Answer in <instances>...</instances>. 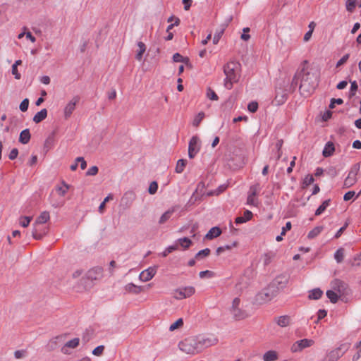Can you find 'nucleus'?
Segmentation results:
<instances>
[{"label": "nucleus", "instance_id": "nucleus-54", "mask_svg": "<svg viewBox=\"0 0 361 361\" xmlns=\"http://www.w3.org/2000/svg\"><path fill=\"white\" fill-rule=\"evenodd\" d=\"M355 195V192L354 191H348V192H346L344 195L343 200L345 201L350 200L351 199H353Z\"/></svg>", "mask_w": 361, "mask_h": 361}, {"label": "nucleus", "instance_id": "nucleus-51", "mask_svg": "<svg viewBox=\"0 0 361 361\" xmlns=\"http://www.w3.org/2000/svg\"><path fill=\"white\" fill-rule=\"evenodd\" d=\"M97 173H98V168H97V166H94L90 167L87 170L86 174H87V176H94Z\"/></svg>", "mask_w": 361, "mask_h": 361}, {"label": "nucleus", "instance_id": "nucleus-61", "mask_svg": "<svg viewBox=\"0 0 361 361\" xmlns=\"http://www.w3.org/2000/svg\"><path fill=\"white\" fill-rule=\"evenodd\" d=\"M116 262L114 260L111 261L109 263V268L110 275L114 274V269L116 268Z\"/></svg>", "mask_w": 361, "mask_h": 361}, {"label": "nucleus", "instance_id": "nucleus-7", "mask_svg": "<svg viewBox=\"0 0 361 361\" xmlns=\"http://www.w3.org/2000/svg\"><path fill=\"white\" fill-rule=\"evenodd\" d=\"M360 171V164H354L343 182V188H348L355 185L357 180V174Z\"/></svg>", "mask_w": 361, "mask_h": 361}, {"label": "nucleus", "instance_id": "nucleus-29", "mask_svg": "<svg viewBox=\"0 0 361 361\" xmlns=\"http://www.w3.org/2000/svg\"><path fill=\"white\" fill-rule=\"evenodd\" d=\"M30 140V133L28 129L23 130L19 136V142L22 144H27Z\"/></svg>", "mask_w": 361, "mask_h": 361}, {"label": "nucleus", "instance_id": "nucleus-49", "mask_svg": "<svg viewBox=\"0 0 361 361\" xmlns=\"http://www.w3.org/2000/svg\"><path fill=\"white\" fill-rule=\"evenodd\" d=\"M349 54H345L336 63V67L338 68L343 65L349 59Z\"/></svg>", "mask_w": 361, "mask_h": 361}, {"label": "nucleus", "instance_id": "nucleus-18", "mask_svg": "<svg viewBox=\"0 0 361 361\" xmlns=\"http://www.w3.org/2000/svg\"><path fill=\"white\" fill-rule=\"evenodd\" d=\"M275 321L281 327H286L291 324V318L288 315L280 316L276 318Z\"/></svg>", "mask_w": 361, "mask_h": 361}, {"label": "nucleus", "instance_id": "nucleus-62", "mask_svg": "<svg viewBox=\"0 0 361 361\" xmlns=\"http://www.w3.org/2000/svg\"><path fill=\"white\" fill-rule=\"evenodd\" d=\"M212 271H209V270H206V271H202L199 273V276L200 278H204L205 276H212Z\"/></svg>", "mask_w": 361, "mask_h": 361}, {"label": "nucleus", "instance_id": "nucleus-1", "mask_svg": "<svg viewBox=\"0 0 361 361\" xmlns=\"http://www.w3.org/2000/svg\"><path fill=\"white\" fill-rule=\"evenodd\" d=\"M216 343L215 338L202 336L189 337L178 343L179 349L190 355L201 353L204 348L210 347Z\"/></svg>", "mask_w": 361, "mask_h": 361}, {"label": "nucleus", "instance_id": "nucleus-32", "mask_svg": "<svg viewBox=\"0 0 361 361\" xmlns=\"http://www.w3.org/2000/svg\"><path fill=\"white\" fill-rule=\"evenodd\" d=\"M178 243L184 250H186L190 247V246L192 245V241L186 237L179 238L178 240Z\"/></svg>", "mask_w": 361, "mask_h": 361}, {"label": "nucleus", "instance_id": "nucleus-14", "mask_svg": "<svg viewBox=\"0 0 361 361\" xmlns=\"http://www.w3.org/2000/svg\"><path fill=\"white\" fill-rule=\"evenodd\" d=\"M157 273V268L154 267H149L142 271L139 276L140 279L143 282H147L151 280Z\"/></svg>", "mask_w": 361, "mask_h": 361}, {"label": "nucleus", "instance_id": "nucleus-5", "mask_svg": "<svg viewBox=\"0 0 361 361\" xmlns=\"http://www.w3.org/2000/svg\"><path fill=\"white\" fill-rule=\"evenodd\" d=\"M261 190V186L259 183H256L251 185L249 188L247 197V204L257 207L259 202L257 197L258 194Z\"/></svg>", "mask_w": 361, "mask_h": 361}, {"label": "nucleus", "instance_id": "nucleus-55", "mask_svg": "<svg viewBox=\"0 0 361 361\" xmlns=\"http://www.w3.org/2000/svg\"><path fill=\"white\" fill-rule=\"evenodd\" d=\"M327 314V312L326 310H319L317 312V315H318V317H317V320L315 322L316 323H318L319 321L323 318H324Z\"/></svg>", "mask_w": 361, "mask_h": 361}, {"label": "nucleus", "instance_id": "nucleus-31", "mask_svg": "<svg viewBox=\"0 0 361 361\" xmlns=\"http://www.w3.org/2000/svg\"><path fill=\"white\" fill-rule=\"evenodd\" d=\"M225 30V25H221L219 29L216 30L214 36L213 37V43L217 44L223 35Z\"/></svg>", "mask_w": 361, "mask_h": 361}, {"label": "nucleus", "instance_id": "nucleus-35", "mask_svg": "<svg viewBox=\"0 0 361 361\" xmlns=\"http://www.w3.org/2000/svg\"><path fill=\"white\" fill-rule=\"evenodd\" d=\"M323 230L322 226H317L311 230L307 235L308 238L312 239L317 237Z\"/></svg>", "mask_w": 361, "mask_h": 361}, {"label": "nucleus", "instance_id": "nucleus-40", "mask_svg": "<svg viewBox=\"0 0 361 361\" xmlns=\"http://www.w3.org/2000/svg\"><path fill=\"white\" fill-rule=\"evenodd\" d=\"M343 257H344V249L339 248L336 252V253L334 255V258L338 263H341L343 260Z\"/></svg>", "mask_w": 361, "mask_h": 361}, {"label": "nucleus", "instance_id": "nucleus-46", "mask_svg": "<svg viewBox=\"0 0 361 361\" xmlns=\"http://www.w3.org/2000/svg\"><path fill=\"white\" fill-rule=\"evenodd\" d=\"M104 350V345H99L92 350V354L95 356H101Z\"/></svg>", "mask_w": 361, "mask_h": 361}, {"label": "nucleus", "instance_id": "nucleus-41", "mask_svg": "<svg viewBox=\"0 0 361 361\" xmlns=\"http://www.w3.org/2000/svg\"><path fill=\"white\" fill-rule=\"evenodd\" d=\"M204 118V114L203 112H200L194 118L192 121V125L195 127H198L201 121Z\"/></svg>", "mask_w": 361, "mask_h": 361}, {"label": "nucleus", "instance_id": "nucleus-21", "mask_svg": "<svg viewBox=\"0 0 361 361\" xmlns=\"http://www.w3.org/2000/svg\"><path fill=\"white\" fill-rule=\"evenodd\" d=\"M264 361H276L279 359V353L276 350H268L263 355Z\"/></svg>", "mask_w": 361, "mask_h": 361}, {"label": "nucleus", "instance_id": "nucleus-47", "mask_svg": "<svg viewBox=\"0 0 361 361\" xmlns=\"http://www.w3.org/2000/svg\"><path fill=\"white\" fill-rule=\"evenodd\" d=\"M28 106H29V99H25L21 102L19 107H20V111H22L23 112H25L27 110Z\"/></svg>", "mask_w": 361, "mask_h": 361}, {"label": "nucleus", "instance_id": "nucleus-6", "mask_svg": "<svg viewBox=\"0 0 361 361\" xmlns=\"http://www.w3.org/2000/svg\"><path fill=\"white\" fill-rule=\"evenodd\" d=\"M240 300L238 298L233 299L232 305L231 307V312L233 317L236 320L245 319L248 317L247 314L245 310H243L240 307Z\"/></svg>", "mask_w": 361, "mask_h": 361}, {"label": "nucleus", "instance_id": "nucleus-58", "mask_svg": "<svg viewBox=\"0 0 361 361\" xmlns=\"http://www.w3.org/2000/svg\"><path fill=\"white\" fill-rule=\"evenodd\" d=\"M290 229H291V223L290 221H288L286 224V226L282 228L281 235H285L286 232L288 231H290Z\"/></svg>", "mask_w": 361, "mask_h": 361}, {"label": "nucleus", "instance_id": "nucleus-13", "mask_svg": "<svg viewBox=\"0 0 361 361\" xmlns=\"http://www.w3.org/2000/svg\"><path fill=\"white\" fill-rule=\"evenodd\" d=\"M80 98L78 96L73 97L65 106L63 109V116L66 119H68L73 112L75 111L76 105L78 104Z\"/></svg>", "mask_w": 361, "mask_h": 361}, {"label": "nucleus", "instance_id": "nucleus-48", "mask_svg": "<svg viewBox=\"0 0 361 361\" xmlns=\"http://www.w3.org/2000/svg\"><path fill=\"white\" fill-rule=\"evenodd\" d=\"M247 109L252 113L256 112L257 111V109H258V104H257V102H252L249 103V104L247 106Z\"/></svg>", "mask_w": 361, "mask_h": 361}, {"label": "nucleus", "instance_id": "nucleus-23", "mask_svg": "<svg viewBox=\"0 0 361 361\" xmlns=\"http://www.w3.org/2000/svg\"><path fill=\"white\" fill-rule=\"evenodd\" d=\"M286 99L287 94L282 91L281 92L276 93L275 98L274 99V102L275 103L276 105L279 106L284 104Z\"/></svg>", "mask_w": 361, "mask_h": 361}, {"label": "nucleus", "instance_id": "nucleus-19", "mask_svg": "<svg viewBox=\"0 0 361 361\" xmlns=\"http://www.w3.org/2000/svg\"><path fill=\"white\" fill-rule=\"evenodd\" d=\"M332 288L338 292L339 293H344L345 289V284L344 282L339 279H335L331 282Z\"/></svg>", "mask_w": 361, "mask_h": 361}, {"label": "nucleus", "instance_id": "nucleus-15", "mask_svg": "<svg viewBox=\"0 0 361 361\" xmlns=\"http://www.w3.org/2000/svg\"><path fill=\"white\" fill-rule=\"evenodd\" d=\"M80 339L78 338H75L72 340L68 341L66 343V344L61 348V352L63 354H69L68 348L74 349L79 345Z\"/></svg>", "mask_w": 361, "mask_h": 361}, {"label": "nucleus", "instance_id": "nucleus-30", "mask_svg": "<svg viewBox=\"0 0 361 361\" xmlns=\"http://www.w3.org/2000/svg\"><path fill=\"white\" fill-rule=\"evenodd\" d=\"M174 212H175V209L171 208V209H169L168 211H166V212H164L160 217L159 223L160 224H164L166 221H167L171 218V215L173 214V213Z\"/></svg>", "mask_w": 361, "mask_h": 361}, {"label": "nucleus", "instance_id": "nucleus-3", "mask_svg": "<svg viewBox=\"0 0 361 361\" xmlns=\"http://www.w3.org/2000/svg\"><path fill=\"white\" fill-rule=\"evenodd\" d=\"M319 78V73L317 71H307L303 74L300 90L303 94H310L316 88Z\"/></svg>", "mask_w": 361, "mask_h": 361}, {"label": "nucleus", "instance_id": "nucleus-36", "mask_svg": "<svg viewBox=\"0 0 361 361\" xmlns=\"http://www.w3.org/2000/svg\"><path fill=\"white\" fill-rule=\"evenodd\" d=\"M186 160L185 159H179L177 161L176 166V172L178 173H180L184 171V169L186 165Z\"/></svg>", "mask_w": 361, "mask_h": 361}, {"label": "nucleus", "instance_id": "nucleus-34", "mask_svg": "<svg viewBox=\"0 0 361 361\" xmlns=\"http://www.w3.org/2000/svg\"><path fill=\"white\" fill-rule=\"evenodd\" d=\"M330 204V200H326L322 202V204L317 208V209L315 212V215L319 216L322 214L326 209L329 206Z\"/></svg>", "mask_w": 361, "mask_h": 361}, {"label": "nucleus", "instance_id": "nucleus-12", "mask_svg": "<svg viewBox=\"0 0 361 361\" xmlns=\"http://www.w3.org/2000/svg\"><path fill=\"white\" fill-rule=\"evenodd\" d=\"M314 341L312 339H301L295 342L291 346V351L293 353L300 352L306 348L312 346Z\"/></svg>", "mask_w": 361, "mask_h": 361}, {"label": "nucleus", "instance_id": "nucleus-17", "mask_svg": "<svg viewBox=\"0 0 361 361\" xmlns=\"http://www.w3.org/2000/svg\"><path fill=\"white\" fill-rule=\"evenodd\" d=\"M49 201L54 208H60L65 204V201L60 197L59 198L56 197L54 192H51L50 194Z\"/></svg>", "mask_w": 361, "mask_h": 361}, {"label": "nucleus", "instance_id": "nucleus-59", "mask_svg": "<svg viewBox=\"0 0 361 361\" xmlns=\"http://www.w3.org/2000/svg\"><path fill=\"white\" fill-rule=\"evenodd\" d=\"M76 161L80 163L81 169L84 170L87 167V163L83 157H78Z\"/></svg>", "mask_w": 361, "mask_h": 361}, {"label": "nucleus", "instance_id": "nucleus-53", "mask_svg": "<svg viewBox=\"0 0 361 361\" xmlns=\"http://www.w3.org/2000/svg\"><path fill=\"white\" fill-rule=\"evenodd\" d=\"M343 103V100L342 99H331V102L329 105V107L331 109H333L335 107V104H342Z\"/></svg>", "mask_w": 361, "mask_h": 361}, {"label": "nucleus", "instance_id": "nucleus-33", "mask_svg": "<svg viewBox=\"0 0 361 361\" xmlns=\"http://www.w3.org/2000/svg\"><path fill=\"white\" fill-rule=\"evenodd\" d=\"M323 292L319 288H315L309 293V298L312 300H318L322 297Z\"/></svg>", "mask_w": 361, "mask_h": 361}, {"label": "nucleus", "instance_id": "nucleus-43", "mask_svg": "<svg viewBox=\"0 0 361 361\" xmlns=\"http://www.w3.org/2000/svg\"><path fill=\"white\" fill-rule=\"evenodd\" d=\"M314 178L312 175H307L302 182V188H305L314 183Z\"/></svg>", "mask_w": 361, "mask_h": 361}, {"label": "nucleus", "instance_id": "nucleus-28", "mask_svg": "<svg viewBox=\"0 0 361 361\" xmlns=\"http://www.w3.org/2000/svg\"><path fill=\"white\" fill-rule=\"evenodd\" d=\"M138 49L137 51L135 59L140 61L142 59L143 54L146 51V45L142 42L137 43Z\"/></svg>", "mask_w": 361, "mask_h": 361}, {"label": "nucleus", "instance_id": "nucleus-25", "mask_svg": "<svg viewBox=\"0 0 361 361\" xmlns=\"http://www.w3.org/2000/svg\"><path fill=\"white\" fill-rule=\"evenodd\" d=\"M221 233V231L219 227H213L206 234L205 238L207 239L212 240L214 238L219 236Z\"/></svg>", "mask_w": 361, "mask_h": 361}, {"label": "nucleus", "instance_id": "nucleus-64", "mask_svg": "<svg viewBox=\"0 0 361 361\" xmlns=\"http://www.w3.org/2000/svg\"><path fill=\"white\" fill-rule=\"evenodd\" d=\"M271 257H272L271 254H269V253L265 254L264 255V264H268L271 262Z\"/></svg>", "mask_w": 361, "mask_h": 361}, {"label": "nucleus", "instance_id": "nucleus-42", "mask_svg": "<svg viewBox=\"0 0 361 361\" xmlns=\"http://www.w3.org/2000/svg\"><path fill=\"white\" fill-rule=\"evenodd\" d=\"M183 325V321L181 318H180L170 325L169 330L171 331H173L174 330L181 327Z\"/></svg>", "mask_w": 361, "mask_h": 361}, {"label": "nucleus", "instance_id": "nucleus-11", "mask_svg": "<svg viewBox=\"0 0 361 361\" xmlns=\"http://www.w3.org/2000/svg\"><path fill=\"white\" fill-rule=\"evenodd\" d=\"M104 269L101 267H94L89 269L85 274V279L90 281H99L102 279Z\"/></svg>", "mask_w": 361, "mask_h": 361}, {"label": "nucleus", "instance_id": "nucleus-2", "mask_svg": "<svg viewBox=\"0 0 361 361\" xmlns=\"http://www.w3.org/2000/svg\"><path fill=\"white\" fill-rule=\"evenodd\" d=\"M224 72L226 75L224 86L231 90L233 84L237 82L240 78L241 65L235 61H229L224 66Z\"/></svg>", "mask_w": 361, "mask_h": 361}, {"label": "nucleus", "instance_id": "nucleus-60", "mask_svg": "<svg viewBox=\"0 0 361 361\" xmlns=\"http://www.w3.org/2000/svg\"><path fill=\"white\" fill-rule=\"evenodd\" d=\"M173 60L174 62H182L184 61V58L178 53H176L173 56Z\"/></svg>", "mask_w": 361, "mask_h": 361}, {"label": "nucleus", "instance_id": "nucleus-16", "mask_svg": "<svg viewBox=\"0 0 361 361\" xmlns=\"http://www.w3.org/2000/svg\"><path fill=\"white\" fill-rule=\"evenodd\" d=\"M70 185L66 182L62 181L61 184L56 185L54 188L56 193L60 197H63L68 192Z\"/></svg>", "mask_w": 361, "mask_h": 361}, {"label": "nucleus", "instance_id": "nucleus-37", "mask_svg": "<svg viewBox=\"0 0 361 361\" xmlns=\"http://www.w3.org/2000/svg\"><path fill=\"white\" fill-rule=\"evenodd\" d=\"M209 255H210V250L209 248H205L204 250L199 251L195 255V259L199 260V259H201L208 257Z\"/></svg>", "mask_w": 361, "mask_h": 361}, {"label": "nucleus", "instance_id": "nucleus-8", "mask_svg": "<svg viewBox=\"0 0 361 361\" xmlns=\"http://www.w3.org/2000/svg\"><path fill=\"white\" fill-rule=\"evenodd\" d=\"M275 296V292L271 288H264L258 293L255 298V303L262 305L270 301Z\"/></svg>", "mask_w": 361, "mask_h": 361}, {"label": "nucleus", "instance_id": "nucleus-57", "mask_svg": "<svg viewBox=\"0 0 361 361\" xmlns=\"http://www.w3.org/2000/svg\"><path fill=\"white\" fill-rule=\"evenodd\" d=\"M12 74L17 80H19L21 77L20 74L18 73V67L16 66H12Z\"/></svg>", "mask_w": 361, "mask_h": 361}, {"label": "nucleus", "instance_id": "nucleus-9", "mask_svg": "<svg viewBox=\"0 0 361 361\" xmlns=\"http://www.w3.org/2000/svg\"><path fill=\"white\" fill-rule=\"evenodd\" d=\"M195 293V288L193 286H185L178 288L173 291V298L176 300H183L190 298Z\"/></svg>", "mask_w": 361, "mask_h": 361}, {"label": "nucleus", "instance_id": "nucleus-24", "mask_svg": "<svg viewBox=\"0 0 361 361\" xmlns=\"http://www.w3.org/2000/svg\"><path fill=\"white\" fill-rule=\"evenodd\" d=\"M345 6L347 11L352 13L356 6L361 7V0H347Z\"/></svg>", "mask_w": 361, "mask_h": 361}, {"label": "nucleus", "instance_id": "nucleus-4", "mask_svg": "<svg viewBox=\"0 0 361 361\" xmlns=\"http://www.w3.org/2000/svg\"><path fill=\"white\" fill-rule=\"evenodd\" d=\"M50 219L49 213L47 211L42 212L39 216L36 219L35 222L33 224V230L32 235L35 240H41L47 233V231L44 230V233H42L38 231V227L47 222Z\"/></svg>", "mask_w": 361, "mask_h": 361}, {"label": "nucleus", "instance_id": "nucleus-56", "mask_svg": "<svg viewBox=\"0 0 361 361\" xmlns=\"http://www.w3.org/2000/svg\"><path fill=\"white\" fill-rule=\"evenodd\" d=\"M18 149L16 148H13L9 153V155H8V158L11 159V160H13L15 159L17 157H18Z\"/></svg>", "mask_w": 361, "mask_h": 361}, {"label": "nucleus", "instance_id": "nucleus-22", "mask_svg": "<svg viewBox=\"0 0 361 361\" xmlns=\"http://www.w3.org/2000/svg\"><path fill=\"white\" fill-rule=\"evenodd\" d=\"M125 290L131 293L139 294L140 293L144 291V288L142 286H137L132 283H128L125 286Z\"/></svg>", "mask_w": 361, "mask_h": 361}, {"label": "nucleus", "instance_id": "nucleus-63", "mask_svg": "<svg viewBox=\"0 0 361 361\" xmlns=\"http://www.w3.org/2000/svg\"><path fill=\"white\" fill-rule=\"evenodd\" d=\"M14 355L16 359H20L25 356V352L23 350H16Z\"/></svg>", "mask_w": 361, "mask_h": 361}, {"label": "nucleus", "instance_id": "nucleus-26", "mask_svg": "<svg viewBox=\"0 0 361 361\" xmlns=\"http://www.w3.org/2000/svg\"><path fill=\"white\" fill-rule=\"evenodd\" d=\"M47 116V110L42 109L40 111L37 112L33 117V121L36 123H39L45 119Z\"/></svg>", "mask_w": 361, "mask_h": 361}, {"label": "nucleus", "instance_id": "nucleus-38", "mask_svg": "<svg viewBox=\"0 0 361 361\" xmlns=\"http://www.w3.org/2000/svg\"><path fill=\"white\" fill-rule=\"evenodd\" d=\"M32 219V217H31V216H20L19 219V224L21 226L26 228L29 226Z\"/></svg>", "mask_w": 361, "mask_h": 361}, {"label": "nucleus", "instance_id": "nucleus-27", "mask_svg": "<svg viewBox=\"0 0 361 361\" xmlns=\"http://www.w3.org/2000/svg\"><path fill=\"white\" fill-rule=\"evenodd\" d=\"M334 144L331 142H328L324 147L322 154L324 157H329L334 154Z\"/></svg>", "mask_w": 361, "mask_h": 361}, {"label": "nucleus", "instance_id": "nucleus-45", "mask_svg": "<svg viewBox=\"0 0 361 361\" xmlns=\"http://www.w3.org/2000/svg\"><path fill=\"white\" fill-rule=\"evenodd\" d=\"M158 189V185L157 183L155 181H153L150 183L149 186L148 191L150 194L153 195L155 194Z\"/></svg>", "mask_w": 361, "mask_h": 361}, {"label": "nucleus", "instance_id": "nucleus-10", "mask_svg": "<svg viewBox=\"0 0 361 361\" xmlns=\"http://www.w3.org/2000/svg\"><path fill=\"white\" fill-rule=\"evenodd\" d=\"M201 148L200 140L197 135L191 137L188 145V157L193 159L200 152Z\"/></svg>", "mask_w": 361, "mask_h": 361}, {"label": "nucleus", "instance_id": "nucleus-39", "mask_svg": "<svg viewBox=\"0 0 361 361\" xmlns=\"http://www.w3.org/2000/svg\"><path fill=\"white\" fill-rule=\"evenodd\" d=\"M326 296L333 303H336L338 300V294L331 290H329L326 291Z\"/></svg>", "mask_w": 361, "mask_h": 361}, {"label": "nucleus", "instance_id": "nucleus-52", "mask_svg": "<svg viewBox=\"0 0 361 361\" xmlns=\"http://www.w3.org/2000/svg\"><path fill=\"white\" fill-rule=\"evenodd\" d=\"M357 88L358 87L357 82L355 81L352 82L350 86V95L354 96L355 94L356 91L357 90Z\"/></svg>", "mask_w": 361, "mask_h": 361}, {"label": "nucleus", "instance_id": "nucleus-50", "mask_svg": "<svg viewBox=\"0 0 361 361\" xmlns=\"http://www.w3.org/2000/svg\"><path fill=\"white\" fill-rule=\"evenodd\" d=\"M178 249L177 245H171L168 247L163 252V256L166 257L169 253Z\"/></svg>", "mask_w": 361, "mask_h": 361}, {"label": "nucleus", "instance_id": "nucleus-20", "mask_svg": "<svg viewBox=\"0 0 361 361\" xmlns=\"http://www.w3.org/2000/svg\"><path fill=\"white\" fill-rule=\"evenodd\" d=\"M253 216L252 212L245 210L243 216H238L235 219V223L237 224H243L250 221Z\"/></svg>", "mask_w": 361, "mask_h": 361}, {"label": "nucleus", "instance_id": "nucleus-44", "mask_svg": "<svg viewBox=\"0 0 361 361\" xmlns=\"http://www.w3.org/2000/svg\"><path fill=\"white\" fill-rule=\"evenodd\" d=\"M207 97L213 101H217L219 99V97L216 94V92L212 90L211 88H208L207 91Z\"/></svg>", "mask_w": 361, "mask_h": 361}]
</instances>
